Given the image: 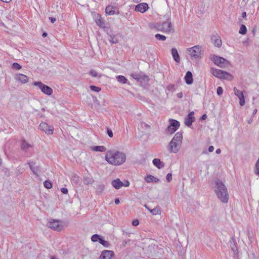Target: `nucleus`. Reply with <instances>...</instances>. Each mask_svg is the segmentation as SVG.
I'll use <instances>...</instances> for the list:
<instances>
[{"mask_svg": "<svg viewBox=\"0 0 259 259\" xmlns=\"http://www.w3.org/2000/svg\"><path fill=\"white\" fill-rule=\"evenodd\" d=\"M214 191L218 199L223 203H226L229 200V194L226 186L221 180L217 179L213 186Z\"/></svg>", "mask_w": 259, "mask_h": 259, "instance_id": "obj_1", "label": "nucleus"}, {"mask_svg": "<svg viewBox=\"0 0 259 259\" xmlns=\"http://www.w3.org/2000/svg\"><path fill=\"white\" fill-rule=\"evenodd\" d=\"M106 160L114 165H119L126 160L125 154L119 151H109L105 155Z\"/></svg>", "mask_w": 259, "mask_h": 259, "instance_id": "obj_2", "label": "nucleus"}, {"mask_svg": "<svg viewBox=\"0 0 259 259\" xmlns=\"http://www.w3.org/2000/svg\"><path fill=\"white\" fill-rule=\"evenodd\" d=\"M183 139V134L181 132L177 133L168 145L169 150L171 152L177 153L181 148Z\"/></svg>", "mask_w": 259, "mask_h": 259, "instance_id": "obj_3", "label": "nucleus"}, {"mask_svg": "<svg viewBox=\"0 0 259 259\" xmlns=\"http://www.w3.org/2000/svg\"><path fill=\"white\" fill-rule=\"evenodd\" d=\"M154 27L157 30L164 33L170 32L172 29L171 23L169 20L165 22L157 23L155 24Z\"/></svg>", "mask_w": 259, "mask_h": 259, "instance_id": "obj_4", "label": "nucleus"}, {"mask_svg": "<svg viewBox=\"0 0 259 259\" xmlns=\"http://www.w3.org/2000/svg\"><path fill=\"white\" fill-rule=\"evenodd\" d=\"M210 59L214 62L215 65L221 68H225L230 65V62L228 60L223 57L217 55H211L210 56Z\"/></svg>", "mask_w": 259, "mask_h": 259, "instance_id": "obj_5", "label": "nucleus"}, {"mask_svg": "<svg viewBox=\"0 0 259 259\" xmlns=\"http://www.w3.org/2000/svg\"><path fill=\"white\" fill-rule=\"evenodd\" d=\"M211 70L213 75L218 78L228 80H231L233 78L232 75L227 72L213 68H211Z\"/></svg>", "mask_w": 259, "mask_h": 259, "instance_id": "obj_6", "label": "nucleus"}, {"mask_svg": "<svg viewBox=\"0 0 259 259\" xmlns=\"http://www.w3.org/2000/svg\"><path fill=\"white\" fill-rule=\"evenodd\" d=\"M187 52H189L192 60L199 58L202 54L201 48L199 46H195L190 48L188 49Z\"/></svg>", "mask_w": 259, "mask_h": 259, "instance_id": "obj_7", "label": "nucleus"}, {"mask_svg": "<svg viewBox=\"0 0 259 259\" xmlns=\"http://www.w3.org/2000/svg\"><path fill=\"white\" fill-rule=\"evenodd\" d=\"M47 226L52 229L58 231H61L63 228L62 222L59 220L50 219Z\"/></svg>", "mask_w": 259, "mask_h": 259, "instance_id": "obj_8", "label": "nucleus"}, {"mask_svg": "<svg viewBox=\"0 0 259 259\" xmlns=\"http://www.w3.org/2000/svg\"><path fill=\"white\" fill-rule=\"evenodd\" d=\"M33 84L35 86L38 87L44 94L49 96H50L53 94L52 89L44 84L42 82L40 81H35Z\"/></svg>", "mask_w": 259, "mask_h": 259, "instance_id": "obj_9", "label": "nucleus"}, {"mask_svg": "<svg viewBox=\"0 0 259 259\" xmlns=\"http://www.w3.org/2000/svg\"><path fill=\"white\" fill-rule=\"evenodd\" d=\"M170 125L167 127V131L170 134H173L180 127V122L177 120L170 119L169 120Z\"/></svg>", "mask_w": 259, "mask_h": 259, "instance_id": "obj_10", "label": "nucleus"}, {"mask_svg": "<svg viewBox=\"0 0 259 259\" xmlns=\"http://www.w3.org/2000/svg\"><path fill=\"white\" fill-rule=\"evenodd\" d=\"M39 129L44 131L47 134H52L54 131L53 126L48 125L46 122H41L39 125Z\"/></svg>", "mask_w": 259, "mask_h": 259, "instance_id": "obj_11", "label": "nucleus"}, {"mask_svg": "<svg viewBox=\"0 0 259 259\" xmlns=\"http://www.w3.org/2000/svg\"><path fill=\"white\" fill-rule=\"evenodd\" d=\"M194 114V111L190 112L187 116L185 119V124L186 125L190 127L192 123L195 121V118L193 116Z\"/></svg>", "mask_w": 259, "mask_h": 259, "instance_id": "obj_12", "label": "nucleus"}, {"mask_svg": "<svg viewBox=\"0 0 259 259\" xmlns=\"http://www.w3.org/2000/svg\"><path fill=\"white\" fill-rule=\"evenodd\" d=\"M148 8L147 4L140 3L136 6L135 11L143 13L148 10Z\"/></svg>", "mask_w": 259, "mask_h": 259, "instance_id": "obj_13", "label": "nucleus"}, {"mask_svg": "<svg viewBox=\"0 0 259 259\" xmlns=\"http://www.w3.org/2000/svg\"><path fill=\"white\" fill-rule=\"evenodd\" d=\"M30 169L34 175L38 176V172L39 171V167L35 165V162L32 161H28L27 162Z\"/></svg>", "mask_w": 259, "mask_h": 259, "instance_id": "obj_14", "label": "nucleus"}, {"mask_svg": "<svg viewBox=\"0 0 259 259\" xmlns=\"http://www.w3.org/2000/svg\"><path fill=\"white\" fill-rule=\"evenodd\" d=\"M114 252L111 250L103 251L100 256V259H111L113 256Z\"/></svg>", "mask_w": 259, "mask_h": 259, "instance_id": "obj_15", "label": "nucleus"}, {"mask_svg": "<svg viewBox=\"0 0 259 259\" xmlns=\"http://www.w3.org/2000/svg\"><path fill=\"white\" fill-rule=\"evenodd\" d=\"M230 246L232 250L233 251L234 254H238V249L236 246V241L234 237H232L231 239L229 242Z\"/></svg>", "mask_w": 259, "mask_h": 259, "instance_id": "obj_16", "label": "nucleus"}, {"mask_svg": "<svg viewBox=\"0 0 259 259\" xmlns=\"http://www.w3.org/2000/svg\"><path fill=\"white\" fill-rule=\"evenodd\" d=\"M15 78L16 80L20 82L21 83H25L28 81V77L23 74H17L15 76Z\"/></svg>", "mask_w": 259, "mask_h": 259, "instance_id": "obj_17", "label": "nucleus"}, {"mask_svg": "<svg viewBox=\"0 0 259 259\" xmlns=\"http://www.w3.org/2000/svg\"><path fill=\"white\" fill-rule=\"evenodd\" d=\"M111 184L116 189H119L124 185L123 183L119 179L113 180Z\"/></svg>", "mask_w": 259, "mask_h": 259, "instance_id": "obj_18", "label": "nucleus"}, {"mask_svg": "<svg viewBox=\"0 0 259 259\" xmlns=\"http://www.w3.org/2000/svg\"><path fill=\"white\" fill-rule=\"evenodd\" d=\"M145 180L147 183H152V182H153L155 183H157L160 181L159 179H158L156 177H154V176L150 175H147L145 178Z\"/></svg>", "mask_w": 259, "mask_h": 259, "instance_id": "obj_19", "label": "nucleus"}, {"mask_svg": "<svg viewBox=\"0 0 259 259\" xmlns=\"http://www.w3.org/2000/svg\"><path fill=\"white\" fill-rule=\"evenodd\" d=\"M185 79L187 84H191L193 83V75L190 71H187L185 76Z\"/></svg>", "mask_w": 259, "mask_h": 259, "instance_id": "obj_20", "label": "nucleus"}, {"mask_svg": "<svg viewBox=\"0 0 259 259\" xmlns=\"http://www.w3.org/2000/svg\"><path fill=\"white\" fill-rule=\"evenodd\" d=\"M153 164L158 169H160L164 167V164L160 159L155 158L152 161Z\"/></svg>", "mask_w": 259, "mask_h": 259, "instance_id": "obj_21", "label": "nucleus"}, {"mask_svg": "<svg viewBox=\"0 0 259 259\" xmlns=\"http://www.w3.org/2000/svg\"><path fill=\"white\" fill-rule=\"evenodd\" d=\"M116 9V7L108 6L105 9L106 13L109 15H113L115 14H116L115 11Z\"/></svg>", "mask_w": 259, "mask_h": 259, "instance_id": "obj_22", "label": "nucleus"}, {"mask_svg": "<svg viewBox=\"0 0 259 259\" xmlns=\"http://www.w3.org/2000/svg\"><path fill=\"white\" fill-rule=\"evenodd\" d=\"M171 54H172V57H173L174 59L175 60V61L178 63L180 62V56L178 54V51L176 48H172L171 49Z\"/></svg>", "mask_w": 259, "mask_h": 259, "instance_id": "obj_23", "label": "nucleus"}, {"mask_svg": "<svg viewBox=\"0 0 259 259\" xmlns=\"http://www.w3.org/2000/svg\"><path fill=\"white\" fill-rule=\"evenodd\" d=\"M212 41H213L214 45L218 47H220L222 45V40L220 38V37L219 36H215V35H214L212 38Z\"/></svg>", "mask_w": 259, "mask_h": 259, "instance_id": "obj_24", "label": "nucleus"}, {"mask_svg": "<svg viewBox=\"0 0 259 259\" xmlns=\"http://www.w3.org/2000/svg\"><path fill=\"white\" fill-rule=\"evenodd\" d=\"M96 24L101 28H105V23L101 18V16L98 15L97 18H96Z\"/></svg>", "mask_w": 259, "mask_h": 259, "instance_id": "obj_25", "label": "nucleus"}, {"mask_svg": "<svg viewBox=\"0 0 259 259\" xmlns=\"http://www.w3.org/2000/svg\"><path fill=\"white\" fill-rule=\"evenodd\" d=\"M20 146L21 149L24 151H26L28 148L32 147L31 145L28 143L25 140L21 141Z\"/></svg>", "mask_w": 259, "mask_h": 259, "instance_id": "obj_26", "label": "nucleus"}, {"mask_svg": "<svg viewBox=\"0 0 259 259\" xmlns=\"http://www.w3.org/2000/svg\"><path fill=\"white\" fill-rule=\"evenodd\" d=\"M91 150L96 152H104L106 151V148L103 146H95L91 147Z\"/></svg>", "mask_w": 259, "mask_h": 259, "instance_id": "obj_27", "label": "nucleus"}, {"mask_svg": "<svg viewBox=\"0 0 259 259\" xmlns=\"http://www.w3.org/2000/svg\"><path fill=\"white\" fill-rule=\"evenodd\" d=\"M145 206L147 209H148L154 215L159 214L161 212L160 208L158 206L156 207L155 208H154L152 209H150L149 208H148L146 205H145Z\"/></svg>", "mask_w": 259, "mask_h": 259, "instance_id": "obj_28", "label": "nucleus"}, {"mask_svg": "<svg viewBox=\"0 0 259 259\" xmlns=\"http://www.w3.org/2000/svg\"><path fill=\"white\" fill-rule=\"evenodd\" d=\"M116 78L118 81L121 83H125L127 81V79L122 75H118L116 76Z\"/></svg>", "mask_w": 259, "mask_h": 259, "instance_id": "obj_29", "label": "nucleus"}, {"mask_svg": "<svg viewBox=\"0 0 259 259\" xmlns=\"http://www.w3.org/2000/svg\"><path fill=\"white\" fill-rule=\"evenodd\" d=\"M239 32L241 34H243V35L245 34L247 32L246 27L244 25L242 24L240 26Z\"/></svg>", "mask_w": 259, "mask_h": 259, "instance_id": "obj_30", "label": "nucleus"}, {"mask_svg": "<svg viewBox=\"0 0 259 259\" xmlns=\"http://www.w3.org/2000/svg\"><path fill=\"white\" fill-rule=\"evenodd\" d=\"M131 76L133 78L137 80L138 81H141V74L140 73H133Z\"/></svg>", "mask_w": 259, "mask_h": 259, "instance_id": "obj_31", "label": "nucleus"}, {"mask_svg": "<svg viewBox=\"0 0 259 259\" xmlns=\"http://www.w3.org/2000/svg\"><path fill=\"white\" fill-rule=\"evenodd\" d=\"M233 90H234L235 95L236 96H237L239 99L240 98H241L240 95H242V96H244L243 92L240 91V90H238L236 87L234 88Z\"/></svg>", "mask_w": 259, "mask_h": 259, "instance_id": "obj_32", "label": "nucleus"}, {"mask_svg": "<svg viewBox=\"0 0 259 259\" xmlns=\"http://www.w3.org/2000/svg\"><path fill=\"white\" fill-rule=\"evenodd\" d=\"M101 238V237L99 235L96 234L92 236L91 240L93 242H97L98 241L99 242Z\"/></svg>", "mask_w": 259, "mask_h": 259, "instance_id": "obj_33", "label": "nucleus"}, {"mask_svg": "<svg viewBox=\"0 0 259 259\" xmlns=\"http://www.w3.org/2000/svg\"><path fill=\"white\" fill-rule=\"evenodd\" d=\"M155 38L161 41H164L166 40V37L164 35L160 34H156L155 35Z\"/></svg>", "mask_w": 259, "mask_h": 259, "instance_id": "obj_34", "label": "nucleus"}, {"mask_svg": "<svg viewBox=\"0 0 259 259\" xmlns=\"http://www.w3.org/2000/svg\"><path fill=\"white\" fill-rule=\"evenodd\" d=\"M44 186L47 189H50L52 187V184L50 181H45L44 182Z\"/></svg>", "mask_w": 259, "mask_h": 259, "instance_id": "obj_35", "label": "nucleus"}, {"mask_svg": "<svg viewBox=\"0 0 259 259\" xmlns=\"http://www.w3.org/2000/svg\"><path fill=\"white\" fill-rule=\"evenodd\" d=\"M71 180L75 184H78L80 181L79 177L76 175L72 176Z\"/></svg>", "mask_w": 259, "mask_h": 259, "instance_id": "obj_36", "label": "nucleus"}, {"mask_svg": "<svg viewBox=\"0 0 259 259\" xmlns=\"http://www.w3.org/2000/svg\"><path fill=\"white\" fill-rule=\"evenodd\" d=\"M90 89L92 91L96 92H99L101 89L98 87H96L95 85H91Z\"/></svg>", "mask_w": 259, "mask_h": 259, "instance_id": "obj_37", "label": "nucleus"}, {"mask_svg": "<svg viewBox=\"0 0 259 259\" xmlns=\"http://www.w3.org/2000/svg\"><path fill=\"white\" fill-rule=\"evenodd\" d=\"M109 41L112 44H116L118 42V40L116 37L115 36H110V38L109 39Z\"/></svg>", "mask_w": 259, "mask_h": 259, "instance_id": "obj_38", "label": "nucleus"}, {"mask_svg": "<svg viewBox=\"0 0 259 259\" xmlns=\"http://www.w3.org/2000/svg\"><path fill=\"white\" fill-rule=\"evenodd\" d=\"M99 242L105 247H108L109 243L107 241L103 240L102 238L100 239Z\"/></svg>", "mask_w": 259, "mask_h": 259, "instance_id": "obj_39", "label": "nucleus"}, {"mask_svg": "<svg viewBox=\"0 0 259 259\" xmlns=\"http://www.w3.org/2000/svg\"><path fill=\"white\" fill-rule=\"evenodd\" d=\"M241 98H240L239 99V104L240 106H242L245 104V99H244V96L240 95Z\"/></svg>", "mask_w": 259, "mask_h": 259, "instance_id": "obj_40", "label": "nucleus"}, {"mask_svg": "<svg viewBox=\"0 0 259 259\" xmlns=\"http://www.w3.org/2000/svg\"><path fill=\"white\" fill-rule=\"evenodd\" d=\"M149 80V77L148 76L145 75V74H141V81H148Z\"/></svg>", "mask_w": 259, "mask_h": 259, "instance_id": "obj_41", "label": "nucleus"}, {"mask_svg": "<svg viewBox=\"0 0 259 259\" xmlns=\"http://www.w3.org/2000/svg\"><path fill=\"white\" fill-rule=\"evenodd\" d=\"M223 92V88L221 87H218L217 89V93L219 96L222 95Z\"/></svg>", "mask_w": 259, "mask_h": 259, "instance_id": "obj_42", "label": "nucleus"}, {"mask_svg": "<svg viewBox=\"0 0 259 259\" xmlns=\"http://www.w3.org/2000/svg\"><path fill=\"white\" fill-rule=\"evenodd\" d=\"M13 67L17 70H19L21 68V66L16 62L13 64Z\"/></svg>", "mask_w": 259, "mask_h": 259, "instance_id": "obj_43", "label": "nucleus"}, {"mask_svg": "<svg viewBox=\"0 0 259 259\" xmlns=\"http://www.w3.org/2000/svg\"><path fill=\"white\" fill-rule=\"evenodd\" d=\"M166 179L167 182H170L172 180V174L171 173L167 174L166 177Z\"/></svg>", "mask_w": 259, "mask_h": 259, "instance_id": "obj_44", "label": "nucleus"}, {"mask_svg": "<svg viewBox=\"0 0 259 259\" xmlns=\"http://www.w3.org/2000/svg\"><path fill=\"white\" fill-rule=\"evenodd\" d=\"M107 133L109 137H113V132L111 129L107 128Z\"/></svg>", "mask_w": 259, "mask_h": 259, "instance_id": "obj_45", "label": "nucleus"}, {"mask_svg": "<svg viewBox=\"0 0 259 259\" xmlns=\"http://www.w3.org/2000/svg\"><path fill=\"white\" fill-rule=\"evenodd\" d=\"M90 74L93 76V77H97L98 76V73L97 72L94 70H92L91 71H90Z\"/></svg>", "mask_w": 259, "mask_h": 259, "instance_id": "obj_46", "label": "nucleus"}, {"mask_svg": "<svg viewBox=\"0 0 259 259\" xmlns=\"http://www.w3.org/2000/svg\"><path fill=\"white\" fill-rule=\"evenodd\" d=\"M139 220L137 219L134 220L132 222V225L134 226H137L139 225Z\"/></svg>", "mask_w": 259, "mask_h": 259, "instance_id": "obj_47", "label": "nucleus"}, {"mask_svg": "<svg viewBox=\"0 0 259 259\" xmlns=\"http://www.w3.org/2000/svg\"><path fill=\"white\" fill-rule=\"evenodd\" d=\"M61 192L64 194H66L68 193V189L66 188H62L61 189Z\"/></svg>", "mask_w": 259, "mask_h": 259, "instance_id": "obj_48", "label": "nucleus"}, {"mask_svg": "<svg viewBox=\"0 0 259 259\" xmlns=\"http://www.w3.org/2000/svg\"><path fill=\"white\" fill-rule=\"evenodd\" d=\"M130 241V240H123L122 241V247H125L126 245H127V242Z\"/></svg>", "mask_w": 259, "mask_h": 259, "instance_id": "obj_49", "label": "nucleus"}, {"mask_svg": "<svg viewBox=\"0 0 259 259\" xmlns=\"http://www.w3.org/2000/svg\"><path fill=\"white\" fill-rule=\"evenodd\" d=\"M122 233H123V235H124L125 237H127V236L130 237V234H131L130 233L126 232L124 230H122Z\"/></svg>", "mask_w": 259, "mask_h": 259, "instance_id": "obj_50", "label": "nucleus"}, {"mask_svg": "<svg viewBox=\"0 0 259 259\" xmlns=\"http://www.w3.org/2000/svg\"><path fill=\"white\" fill-rule=\"evenodd\" d=\"M183 94L182 92H180L177 94V96L179 98H182L183 97Z\"/></svg>", "mask_w": 259, "mask_h": 259, "instance_id": "obj_51", "label": "nucleus"}, {"mask_svg": "<svg viewBox=\"0 0 259 259\" xmlns=\"http://www.w3.org/2000/svg\"><path fill=\"white\" fill-rule=\"evenodd\" d=\"M214 150V147L213 146H210L208 147V151L209 152H212Z\"/></svg>", "mask_w": 259, "mask_h": 259, "instance_id": "obj_52", "label": "nucleus"}, {"mask_svg": "<svg viewBox=\"0 0 259 259\" xmlns=\"http://www.w3.org/2000/svg\"><path fill=\"white\" fill-rule=\"evenodd\" d=\"M50 20H51V22L52 23H54L56 21V18L54 17H49Z\"/></svg>", "mask_w": 259, "mask_h": 259, "instance_id": "obj_53", "label": "nucleus"}, {"mask_svg": "<svg viewBox=\"0 0 259 259\" xmlns=\"http://www.w3.org/2000/svg\"><path fill=\"white\" fill-rule=\"evenodd\" d=\"M17 171H18V172L17 173L19 172L20 174H22L24 171V169L20 168V169H18Z\"/></svg>", "mask_w": 259, "mask_h": 259, "instance_id": "obj_54", "label": "nucleus"}, {"mask_svg": "<svg viewBox=\"0 0 259 259\" xmlns=\"http://www.w3.org/2000/svg\"><path fill=\"white\" fill-rule=\"evenodd\" d=\"M206 118H207V115H206V114H204L203 115H202V116H201V119H202V120H204V119H205Z\"/></svg>", "mask_w": 259, "mask_h": 259, "instance_id": "obj_55", "label": "nucleus"}, {"mask_svg": "<svg viewBox=\"0 0 259 259\" xmlns=\"http://www.w3.org/2000/svg\"><path fill=\"white\" fill-rule=\"evenodd\" d=\"M120 203V200L119 198H116L115 199V203L116 204H118Z\"/></svg>", "mask_w": 259, "mask_h": 259, "instance_id": "obj_56", "label": "nucleus"}, {"mask_svg": "<svg viewBox=\"0 0 259 259\" xmlns=\"http://www.w3.org/2000/svg\"><path fill=\"white\" fill-rule=\"evenodd\" d=\"M215 152L217 154H220L221 152V150L220 149H217Z\"/></svg>", "mask_w": 259, "mask_h": 259, "instance_id": "obj_57", "label": "nucleus"}, {"mask_svg": "<svg viewBox=\"0 0 259 259\" xmlns=\"http://www.w3.org/2000/svg\"><path fill=\"white\" fill-rule=\"evenodd\" d=\"M242 17L243 18H245L246 17V12H243L242 14Z\"/></svg>", "mask_w": 259, "mask_h": 259, "instance_id": "obj_58", "label": "nucleus"}, {"mask_svg": "<svg viewBox=\"0 0 259 259\" xmlns=\"http://www.w3.org/2000/svg\"><path fill=\"white\" fill-rule=\"evenodd\" d=\"M47 36V32H44L42 33V36L43 37H46Z\"/></svg>", "mask_w": 259, "mask_h": 259, "instance_id": "obj_59", "label": "nucleus"}, {"mask_svg": "<svg viewBox=\"0 0 259 259\" xmlns=\"http://www.w3.org/2000/svg\"><path fill=\"white\" fill-rule=\"evenodd\" d=\"M130 185L129 182L127 181L126 183L123 185L125 187H128Z\"/></svg>", "mask_w": 259, "mask_h": 259, "instance_id": "obj_60", "label": "nucleus"}, {"mask_svg": "<svg viewBox=\"0 0 259 259\" xmlns=\"http://www.w3.org/2000/svg\"><path fill=\"white\" fill-rule=\"evenodd\" d=\"M257 112V109H255L254 110H253V115H254L255 114H256Z\"/></svg>", "mask_w": 259, "mask_h": 259, "instance_id": "obj_61", "label": "nucleus"}, {"mask_svg": "<svg viewBox=\"0 0 259 259\" xmlns=\"http://www.w3.org/2000/svg\"><path fill=\"white\" fill-rule=\"evenodd\" d=\"M140 0H134V2H136V3H139L140 2Z\"/></svg>", "mask_w": 259, "mask_h": 259, "instance_id": "obj_62", "label": "nucleus"}, {"mask_svg": "<svg viewBox=\"0 0 259 259\" xmlns=\"http://www.w3.org/2000/svg\"><path fill=\"white\" fill-rule=\"evenodd\" d=\"M92 181L90 180L88 182L87 184H91Z\"/></svg>", "mask_w": 259, "mask_h": 259, "instance_id": "obj_63", "label": "nucleus"}, {"mask_svg": "<svg viewBox=\"0 0 259 259\" xmlns=\"http://www.w3.org/2000/svg\"><path fill=\"white\" fill-rule=\"evenodd\" d=\"M51 259H56V258H55V257H52L51 258Z\"/></svg>", "mask_w": 259, "mask_h": 259, "instance_id": "obj_64", "label": "nucleus"}]
</instances>
